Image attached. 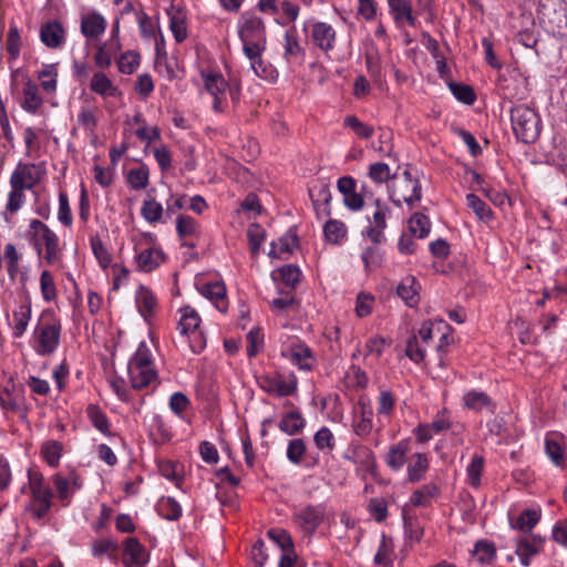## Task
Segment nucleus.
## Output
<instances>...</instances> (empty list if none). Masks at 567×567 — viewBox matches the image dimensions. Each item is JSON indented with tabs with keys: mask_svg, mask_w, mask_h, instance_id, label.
Listing matches in <instances>:
<instances>
[{
	"mask_svg": "<svg viewBox=\"0 0 567 567\" xmlns=\"http://www.w3.org/2000/svg\"><path fill=\"white\" fill-rule=\"evenodd\" d=\"M141 64V54L135 50L122 52L116 59V65L120 73L133 74Z\"/></svg>",
	"mask_w": 567,
	"mask_h": 567,
	"instance_id": "49",
	"label": "nucleus"
},
{
	"mask_svg": "<svg viewBox=\"0 0 567 567\" xmlns=\"http://www.w3.org/2000/svg\"><path fill=\"white\" fill-rule=\"evenodd\" d=\"M158 472L166 480L173 482L177 487L183 483L181 466L169 460L158 462Z\"/></svg>",
	"mask_w": 567,
	"mask_h": 567,
	"instance_id": "60",
	"label": "nucleus"
},
{
	"mask_svg": "<svg viewBox=\"0 0 567 567\" xmlns=\"http://www.w3.org/2000/svg\"><path fill=\"white\" fill-rule=\"evenodd\" d=\"M389 13L396 28L402 29L405 25L415 27L417 17L413 11L410 0H386Z\"/></svg>",
	"mask_w": 567,
	"mask_h": 567,
	"instance_id": "24",
	"label": "nucleus"
},
{
	"mask_svg": "<svg viewBox=\"0 0 567 567\" xmlns=\"http://www.w3.org/2000/svg\"><path fill=\"white\" fill-rule=\"evenodd\" d=\"M306 426V420L299 409L281 411L279 429L287 435L298 434Z\"/></svg>",
	"mask_w": 567,
	"mask_h": 567,
	"instance_id": "38",
	"label": "nucleus"
},
{
	"mask_svg": "<svg viewBox=\"0 0 567 567\" xmlns=\"http://www.w3.org/2000/svg\"><path fill=\"white\" fill-rule=\"evenodd\" d=\"M24 188L17 185H10V192L8 193L6 210L11 215L17 214L25 204Z\"/></svg>",
	"mask_w": 567,
	"mask_h": 567,
	"instance_id": "58",
	"label": "nucleus"
},
{
	"mask_svg": "<svg viewBox=\"0 0 567 567\" xmlns=\"http://www.w3.org/2000/svg\"><path fill=\"white\" fill-rule=\"evenodd\" d=\"M135 303L140 315L145 321L155 315L157 308V299L150 288L140 286L135 292Z\"/></svg>",
	"mask_w": 567,
	"mask_h": 567,
	"instance_id": "35",
	"label": "nucleus"
},
{
	"mask_svg": "<svg viewBox=\"0 0 567 567\" xmlns=\"http://www.w3.org/2000/svg\"><path fill=\"white\" fill-rule=\"evenodd\" d=\"M430 466L429 456L425 453H414L410 456L406 466V477L415 483L423 480Z\"/></svg>",
	"mask_w": 567,
	"mask_h": 567,
	"instance_id": "42",
	"label": "nucleus"
},
{
	"mask_svg": "<svg viewBox=\"0 0 567 567\" xmlns=\"http://www.w3.org/2000/svg\"><path fill=\"white\" fill-rule=\"evenodd\" d=\"M545 453L557 467L566 465L567 437L559 432H548L544 437Z\"/></svg>",
	"mask_w": 567,
	"mask_h": 567,
	"instance_id": "22",
	"label": "nucleus"
},
{
	"mask_svg": "<svg viewBox=\"0 0 567 567\" xmlns=\"http://www.w3.org/2000/svg\"><path fill=\"white\" fill-rule=\"evenodd\" d=\"M124 567H143L148 564L151 555L136 537H127L122 543Z\"/></svg>",
	"mask_w": 567,
	"mask_h": 567,
	"instance_id": "19",
	"label": "nucleus"
},
{
	"mask_svg": "<svg viewBox=\"0 0 567 567\" xmlns=\"http://www.w3.org/2000/svg\"><path fill=\"white\" fill-rule=\"evenodd\" d=\"M176 233L182 240V246L195 248L196 243L189 239H198L200 236V225L189 215L179 214L176 217Z\"/></svg>",
	"mask_w": 567,
	"mask_h": 567,
	"instance_id": "28",
	"label": "nucleus"
},
{
	"mask_svg": "<svg viewBox=\"0 0 567 567\" xmlns=\"http://www.w3.org/2000/svg\"><path fill=\"white\" fill-rule=\"evenodd\" d=\"M452 413L446 408L439 410L431 422L420 423L413 433L419 443H426L435 435L446 432L453 427Z\"/></svg>",
	"mask_w": 567,
	"mask_h": 567,
	"instance_id": "13",
	"label": "nucleus"
},
{
	"mask_svg": "<svg viewBox=\"0 0 567 567\" xmlns=\"http://www.w3.org/2000/svg\"><path fill=\"white\" fill-rule=\"evenodd\" d=\"M43 104L37 83L28 81L23 89L21 107L29 114H37Z\"/></svg>",
	"mask_w": 567,
	"mask_h": 567,
	"instance_id": "44",
	"label": "nucleus"
},
{
	"mask_svg": "<svg viewBox=\"0 0 567 567\" xmlns=\"http://www.w3.org/2000/svg\"><path fill=\"white\" fill-rule=\"evenodd\" d=\"M511 123L516 138L523 143H534L539 137L542 121L534 109L524 104L512 106Z\"/></svg>",
	"mask_w": 567,
	"mask_h": 567,
	"instance_id": "7",
	"label": "nucleus"
},
{
	"mask_svg": "<svg viewBox=\"0 0 567 567\" xmlns=\"http://www.w3.org/2000/svg\"><path fill=\"white\" fill-rule=\"evenodd\" d=\"M485 466V458L480 454H474L466 466V483L478 488L482 484V474Z\"/></svg>",
	"mask_w": 567,
	"mask_h": 567,
	"instance_id": "47",
	"label": "nucleus"
},
{
	"mask_svg": "<svg viewBox=\"0 0 567 567\" xmlns=\"http://www.w3.org/2000/svg\"><path fill=\"white\" fill-rule=\"evenodd\" d=\"M122 49L121 42L105 40L96 45L94 52V62L101 70L109 69L113 61H116Z\"/></svg>",
	"mask_w": 567,
	"mask_h": 567,
	"instance_id": "33",
	"label": "nucleus"
},
{
	"mask_svg": "<svg viewBox=\"0 0 567 567\" xmlns=\"http://www.w3.org/2000/svg\"><path fill=\"white\" fill-rule=\"evenodd\" d=\"M197 291L212 301L220 312L227 310L226 287L219 281H199L196 284Z\"/></svg>",
	"mask_w": 567,
	"mask_h": 567,
	"instance_id": "29",
	"label": "nucleus"
},
{
	"mask_svg": "<svg viewBox=\"0 0 567 567\" xmlns=\"http://www.w3.org/2000/svg\"><path fill=\"white\" fill-rule=\"evenodd\" d=\"M390 215V208L381 200L375 199L374 212L372 216H368V226L362 230V236L368 238L373 244H381L384 241V230L386 229V218Z\"/></svg>",
	"mask_w": 567,
	"mask_h": 567,
	"instance_id": "15",
	"label": "nucleus"
},
{
	"mask_svg": "<svg viewBox=\"0 0 567 567\" xmlns=\"http://www.w3.org/2000/svg\"><path fill=\"white\" fill-rule=\"evenodd\" d=\"M343 457L357 465L358 471L372 473L377 461L372 450L360 443L351 442L343 454Z\"/></svg>",
	"mask_w": 567,
	"mask_h": 567,
	"instance_id": "20",
	"label": "nucleus"
},
{
	"mask_svg": "<svg viewBox=\"0 0 567 567\" xmlns=\"http://www.w3.org/2000/svg\"><path fill=\"white\" fill-rule=\"evenodd\" d=\"M302 30L309 35L313 45L321 51L330 52L334 49L337 33L331 24L309 19L303 22Z\"/></svg>",
	"mask_w": 567,
	"mask_h": 567,
	"instance_id": "14",
	"label": "nucleus"
},
{
	"mask_svg": "<svg viewBox=\"0 0 567 567\" xmlns=\"http://www.w3.org/2000/svg\"><path fill=\"white\" fill-rule=\"evenodd\" d=\"M250 250L256 251L266 238V227L270 224V218L262 207L260 199L250 194Z\"/></svg>",
	"mask_w": 567,
	"mask_h": 567,
	"instance_id": "12",
	"label": "nucleus"
},
{
	"mask_svg": "<svg viewBox=\"0 0 567 567\" xmlns=\"http://www.w3.org/2000/svg\"><path fill=\"white\" fill-rule=\"evenodd\" d=\"M32 317V305L30 297H25L13 310L12 321L9 323L13 339H20L28 330Z\"/></svg>",
	"mask_w": 567,
	"mask_h": 567,
	"instance_id": "25",
	"label": "nucleus"
},
{
	"mask_svg": "<svg viewBox=\"0 0 567 567\" xmlns=\"http://www.w3.org/2000/svg\"><path fill=\"white\" fill-rule=\"evenodd\" d=\"M411 441L404 439L392 445L386 454L385 463L393 471H400L408 462Z\"/></svg>",
	"mask_w": 567,
	"mask_h": 567,
	"instance_id": "39",
	"label": "nucleus"
},
{
	"mask_svg": "<svg viewBox=\"0 0 567 567\" xmlns=\"http://www.w3.org/2000/svg\"><path fill=\"white\" fill-rule=\"evenodd\" d=\"M408 224L409 230L417 238L422 239L429 236L431 230V223L426 215L422 213H415L410 217Z\"/></svg>",
	"mask_w": 567,
	"mask_h": 567,
	"instance_id": "55",
	"label": "nucleus"
},
{
	"mask_svg": "<svg viewBox=\"0 0 567 567\" xmlns=\"http://www.w3.org/2000/svg\"><path fill=\"white\" fill-rule=\"evenodd\" d=\"M90 245L94 257L96 258L101 268L106 269L112 262V256L104 246L100 237L94 236L90 239Z\"/></svg>",
	"mask_w": 567,
	"mask_h": 567,
	"instance_id": "62",
	"label": "nucleus"
},
{
	"mask_svg": "<svg viewBox=\"0 0 567 567\" xmlns=\"http://www.w3.org/2000/svg\"><path fill=\"white\" fill-rule=\"evenodd\" d=\"M86 414L92 425L105 436H111V424L106 414L95 404H89Z\"/></svg>",
	"mask_w": 567,
	"mask_h": 567,
	"instance_id": "50",
	"label": "nucleus"
},
{
	"mask_svg": "<svg viewBox=\"0 0 567 567\" xmlns=\"http://www.w3.org/2000/svg\"><path fill=\"white\" fill-rule=\"evenodd\" d=\"M466 205L482 223H488L493 218V212L488 205L473 193L466 195Z\"/></svg>",
	"mask_w": 567,
	"mask_h": 567,
	"instance_id": "53",
	"label": "nucleus"
},
{
	"mask_svg": "<svg viewBox=\"0 0 567 567\" xmlns=\"http://www.w3.org/2000/svg\"><path fill=\"white\" fill-rule=\"evenodd\" d=\"M542 516L539 508H526L516 518L509 517L512 528L530 534L529 532L538 524Z\"/></svg>",
	"mask_w": 567,
	"mask_h": 567,
	"instance_id": "40",
	"label": "nucleus"
},
{
	"mask_svg": "<svg viewBox=\"0 0 567 567\" xmlns=\"http://www.w3.org/2000/svg\"><path fill=\"white\" fill-rule=\"evenodd\" d=\"M389 197L396 207H401L403 203L410 208L414 207L422 198L417 171L406 168L401 175H393V181L389 187Z\"/></svg>",
	"mask_w": 567,
	"mask_h": 567,
	"instance_id": "6",
	"label": "nucleus"
},
{
	"mask_svg": "<svg viewBox=\"0 0 567 567\" xmlns=\"http://www.w3.org/2000/svg\"><path fill=\"white\" fill-rule=\"evenodd\" d=\"M439 495V487L435 484H425L415 489L410 496V504L415 507H427L432 498Z\"/></svg>",
	"mask_w": 567,
	"mask_h": 567,
	"instance_id": "48",
	"label": "nucleus"
},
{
	"mask_svg": "<svg viewBox=\"0 0 567 567\" xmlns=\"http://www.w3.org/2000/svg\"><path fill=\"white\" fill-rule=\"evenodd\" d=\"M107 28V20L96 10H92L81 17L80 30L87 40H99Z\"/></svg>",
	"mask_w": 567,
	"mask_h": 567,
	"instance_id": "26",
	"label": "nucleus"
},
{
	"mask_svg": "<svg viewBox=\"0 0 567 567\" xmlns=\"http://www.w3.org/2000/svg\"><path fill=\"white\" fill-rule=\"evenodd\" d=\"M299 247V238L295 229H289L284 234L278 243H271L268 255L271 258L288 259L289 256Z\"/></svg>",
	"mask_w": 567,
	"mask_h": 567,
	"instance_id": "32",
	"label": "nucleus"
},
{
	"mask_svg": "<svg viewBox=\"0 0 567 567\" xmlns=\"http://www.w3.org/2000/svg\"><path fill=\"white\" fill-rule=\"evenodd\" d=\"M64 453V444L58 440L48 439L40 444V456L51 468L60 466V462Z\"/></svg>",
	"mask_w": 567,
	"mask_h": 567,
	"instance_id": "34",
	"label": "nucleus"
},
{
	"mask_svg": "<svg viewBox=\"0 0 567 567\" xmlns=\"http://www.w3.org/2000/svg\"><path fill=\"white\" fill-rule=\"evenodd\" d=\"M62 324L54 316H42L33 328L30 347L39 357H50L61 343Z\"/></svg>",
	"mask_w": 567,
	"mask_h": 567,
	"instance_id": "4",
	"label": "nucleus"
},
{
	"mask_svg": "<svg viewBox=\"0 0 567 567\" xmlns=\"http://www.w3.org/2000/svg\"><path fill=\"white\" fill-rule=\"evenodd\" d=\"M284 56L287 61H302L305 49L299 42L297 29L291 25L284 34Z\"/></svg>",
	"mask_w": 567,
	"mask_h": 567,
	"instance_id": "37",
	"label": "nucleus"
},
{
	"mask_svg": "<svg viewBox=\"0 0 567 567\" xmlns=\"http://www.w3.org/2000/svg\"><path fill=\"white\" fill-rule=\"evenodd\" d=\"M323 235L328 243L332 245H342L348 238V228L339 219H328L323 225Z\"/></svg>",
	"mask_w": 567,
	"mask_h": 567,
	"instance_id": "45",
	"label": "nucleus"
},
{
	"mask_svg": "<svg viewBox=\"0 0 567 567\" xmlns=\"http://www.w3.org/2000/svg\"><path fill=\"white\" fill-rule=\"evenodd\" d=\"M164 214L163 205L154 198L145 199L141 207L142 217L150 224L162 220Z\"/></svg>",
	"mask_w": 567,
	"mask_h": 567,
	"instance_id": "56",
	"label": "nucleus"
},
{
	"mask_svg": "<svg viewBox=\"0 0 567 567\" xmlns=\"http://www.w3.org/2000/svg\"><path fill=\"white\" fill-rule=\"evenodd\" d=\"M353 433L359 437H367L373 430V411L365 404L360 405L355 411L352 421Z\"/></svg>",
	"mask_w": 567,
	"mask_h": 567,
	"instance_id": "36",
	"label": "nucleus"
},
{
	"mask_svg": "<svg viewBox=\"0 0 567 567\" xmlns=\"http://www.w3.org/2000/svg\"><path fill=\"white\" fill-rule=\"evenodd\" d=\"M27 478V484L21 488L22 493L29 495L24 509L34 520H41L52 509L54 491L47 482L43 473L35 467L28 468Z\"/></svg>",
	"mask_w": 567,
	"mask_h": 567,
	"instance_id": "1",
	"label": "nucleus"
},
{
	"mask_svg": "<svg viewBox=\"0 0 567 567\" xmlns=\"http://www.w3.org/2000/svg\"><path fill=\"white\" fill-rule=\"evenodd\" d=\"M256 382L261 390L278 398L295 396L298 391V379L292 372L256 375Z\"/></svg>",
	"mask_w": 567,
	"mask_h": 567,
	"instance_id": "11",
	"label": "nucleus"
},
{
	"mask_svg": "<svg viewBox=\"0 0 567 567\" xmlns=\"http://www.w3.org/2000/svg\"><path fill=\"white\" fill-rule=\"evenodd\" d=\"M90 90L102 97H114L118 94V87L103 71L92 75Z\"/></svg>",
	"mask_w": 567,
	"mask_h": 567,
	"instance_id": "43",
	"label": "nucleus"
},
{
	"mask_svg": "<svg viewBox=\"0 0 567 567\" xmlns=\"http://www.w3.org/2000/svg\"><path fill=\"white\" fill-rule=\"evenodd\" d=\"M266 49V31L264 23L258 18L250 17V69L255 74L269 83L277 80V70L261 59Z\"/></svg>",
	"mask_w": 567,
	"mask_h": 567,
	"instance_id": "5",
	"label": "nucleus"
},
{
	"mask_svg": "<svg viewBox=\"0 0 567 567\" xmlns=\"http://www.w3.org/2000/svg\"><path fill=\"white\" fill-rule=\"evenodd\" d=\"M514 542L515 555L524 567L532 564V558L538 555L544 546V538L536 534L518 535Z\"/></svg>",
	"mask_w": 567,
	"mask_h": 567,
	"instance_id": "18",
	"label": "nucleus"
},
{
	"mask_svg": "<svg viewBox=\"0 0 567 567\" xmlns=\"http://www.w3.org/2000/svg\"><path fill=\"white\" fill-rule=\"evenodd\" d=\"M127 378L134 390H143L154 383L158 372L145 341H141L127 362Z\"/></svg>",
	"mask_w": 567,
	"mask_h": 567,
	"instance_id": "3",
	"label": "nucleus"
},
{
	"mask_svg": "<svg viewBox=\"0 0 567 567\" xmlns=\"http://www.w3.org/2000/svg\"><path fill=\"white\" fill-rule=\"evenodd\" d=\"M127 184L132 189L140 190L147 187L150 183V171L146 165H140L128 171Z\"/></svg>",
	"mask_w": 567,
	"mask_h": 567,
	"instance_id": "54",
	"label": "nucleus"
},
{
	"mask_svg": "<svg viewBox=\"0 0 567 567\" xmlns=\"http://www.w3.org/2000/svg\"><path fill=\"white\" fill-rule=\"evenodd\" d=\"M393 549V540L385 535H382L379 548L374 555V563L377 565L389 566L391 564Z\"/></svg>",
	"mask_w": 567,
	"mask_h": 567,
	"instance_id": "64",
	"label": "nucleus"
},
{
	"mask_svg": "<svg viewBox=\"0 0 567 567\" xmlns=\"http://www.w3.org/2000/svg\"><path fill=\"white\" fill-rule=\"evenodd\" d=\"M206 91L213 96V109L223 112L226 102L227 82L218 73H203Z\"/></svg>",
	"mask_w": 567,
	"mask_h": 567,
	"instance_id": "23",
	"label": "nucleus"
},
{
	"mask_svg": "<svg viewBox=\"0 0 567 567\" xmlns=\"http://www.w3.org/2000/svg\"><path fill=\"white\" fill-rule=\"evenodd\" d=\"M420 284L413 276H406L396 287L398 296L409 307H415L420 301Z\"/></svg>",
	"mask_w": 567,
	"mask_h": 567,
	"instance_id": "41",
	"label": "nucleus"
},
{
	"mask_svg": "<svg viewBox=\"0 0 567 567\" xmlns=\"http://www.w3.org/2000/svg\"><path fill=\"white\" fill-rule=\"evenodd\" d=\"M313 442L317 449L323 453H330L336 446V439L331 430L327 426H321L313 436Z\"/></svg>",
	"mask_w": 567,
	"mask_h": 567,
	"instance_id": "59",
	"label": "nucleus"
},
{
	"mask_svg": "<svg viewBox=\"0 0 567 567\" xmlns=\"http://www.w3.org/2000/svg\"><path fill=\"white\" fill-rule=\"evenodd\" d=\"M7 262V271L11 280H14L20 271L21 255L18 252L12 243H8L4 247V256L2 260Z\"/></svg>",
	"mask_w": 567,
	"mask_h": 567,
	"instance_id": "57",
	"label": "nucleus"
},
{
	"mask_svg": "<svg viewBox=\"0 0 567 567\" xmlns=\"http://www.w3.org/2000/svg\"><path fill=\"white\" fill-rule=\"evenodd\" d=\"M156 508L158 515L167 520H177L182 516V506L171 496L162 497Z\"/></svg>",
	"mask_w": 567,
	"mask_h": 567,
	"instance_id": "51",
	"label": "nucleus"
},
{
	"mask_svg": "<svg viewBox=\"0 0 567 567\" xmlns=\"http://www.w3.org/2000/svg\"><path fill=\"white\" fill-rule=\"evenodd\" d=\"M338 190L343 196L344 206L352 210L359 212L364 206L362 195L357 190V182L351 176H342L337 182Z\"/></svg>",
	"mask_w": 567,
	"mask_h": 567,
	"instance_id": "27",
	"label": "nucleus"
},
{
	"mask_svg": "<svg viewBox=\"0 0 567 567\" xmlns=\"http://www.w3.org/2000/svg\"><path fill=\"white\" fill-rule=\"evenodd\" d=\"M134 260L140 271L151 272L165 262L166 255L159 247H150L137 251Z\"/></svg>",
	"mask_w": 567,
	"mask_h": 567,
	"instance_id": "30",
	"label": "nucleus"
},
{
	"mask_svg": "<svg viewBox=\"0 0 567 567\" xmlns=\"http://www.w3.org/2000/svg\"><path fill=\"white\" fill-rule=\"evenodd\" d=\"M40 290L43 300L47 302L55 300L58 296L54 278L49 270H43L40 275Z\"/></svg>",
	"mask_w": 567,
	"mask_h": 567,
	"instance_id": "63",
	"label": "nucleus"
},
{
	"mask_svg": "<svg viewBox=\"0 0 567 567\" xmlns=\"http://www.w3.org/2000/svg\"><path fill=\"white\" fill-rule=\"evenodd\" d=\"M297 522L307 534H312L326 518V511L322 505L308 506L298 512Z\"/></svg>",
	"mask_w": 567,
	"mask_h": 567,
	"instance_id": "31",
	"label": "nucleus"
},
{
	"mask_svg": "<svg viewBox=\"0 0 567 567\" xmlns=\"http://www.w3.org/2000/svg\"><path fill=\"white\" fill-rule=\"evenodd\" d=\"M463 404L465 408L474 411H483L484 409L493 410L492 399L483 391L471 390L463 395Z\"/></svg>",
	"mask_w": 567,
	"mask_h": 567,
	"instance_id": "46",
	"label": "nucleus"
},
{
	"mask_svg": "<svg viewBox=\"0 0 567 567\" xmlns=\"http://www.w3.org/2000/svg\"><path fill=\"white\" fill-rule=\"evenodd\" d=\"M473 554L480 564L486 565L495 558L496 548L492 542L483 539L475 544Z\"/></svg>",
	"mask_w": 567,
	"mask_h": 567,
	"instance_id": "61",
	"label": "nucleus"
},
{
	"mask_svg": "<svg viewBox=\"0 0 567 567\" xmlns=\"http://www.w3.org/2000/svg\"><path fill=\"white\" fill-rule=\"evenodd\" d=\"M51 482L54 485L58 499L64 507L72 503L74 494L82 489L84 484L81 475L75 471H71L66 475L55 473L52 475Z\"/></svg>",
	"mask_w": 567,
	"mask_h": 567,
	"instance_id": "16",
	"label": "nucleus"
},
{
	"mask_svg": "<svg viewBox=\"0 0 567 567\" xmlns=\"http://www.w3.org/2000/svg\"><path fill=\"white\" fill-rule=\"evenodd\" d=\"M0 410L4 416L10 413L18 414L22 420H27L29 406L25 399V390L22 384H17L10 380L6 385L0 384Z\"/></svg>",
	"mask_w": 567,
	"mask_h": 567,
	"instance_id": "9",
	"label": "nucleus"
},
{
	"mask_svg": "<svg viewBox=\"0 0 567 567\" xmlns=\"http://www.w3.org/2000/svg\"><path fill=\"white\" fill-rule=\"evenodd\" d=\"M280 353L301 371H310L317 361L310 347L298 337L288 336L281 343Z\"/></svg>",
	"mask_w": 567,
	"mask_h": 567,
	"instance_id": "10",
	"label": "nucleus"
},
{
	"mask_svg": "<svg viewBox=\"0 0 567 567\" xmlns=\"http://www.w3.org/2000/svg\"><path fill=\"white\" fill-rule=\"evenodd\" d=\"M24 239L33 248L39 258L48 265H54L62 258V249L58 234L40 219H31L24 231Z\"/></svg>",
	"mask_w": 567,
	"mask_h": 567,
	"instance_id": "2",
	"label": "nucleus"
},
{
	"mask_svg": "<svg viewBox=\"0 0 567 567\" xmlns=\"http://www.w3.org/2000/svg\"><path fill=\"white\" fill-rule=\"evenodd\" d=\"M43 174L41 164L19 162L11 173L9 184L30 190L39 184Z\"/></svg>",
	"mask_w": 567,
	"mask_h": 567,
	"instance_id": "17",
	"label": "nucleus"
},
{
	"mask_svg": "<svg viewBox=\"0 0 567 567\" xmlns=\"http://www.w3.org/2000/svg\"><path fill=\"white\" fill-rule=\"evenodd\" d=\"M40 41L51 50H60L66 43V29L58 20H50L40 27Z\"/></svg>",
	"mask_w": 567,
	"mask_h": 567,
	"instance_id": "21",
	"label": "nucleus"
},
{
	"mask_svg": "<svg viewBox=\"0 0 567 567\" xmlns=\"http://www.w3.org/2000/svg\"><path fill=\"white\" fill-rule=\"evenodd\" d=\"M272 276L274 279L279 278L287 288L293 289L299 284L302 274L298 266L286 265L279 268L277 272H272Z\"/></svg>",
	"mask_w": 567,
	"mask_h": 567,
	"instance_id": "52",
	"label": "nucleus"
},
{
	"mask_svg": "<svg viewBox=\"0 0 567 567\" xmlns=\"http://www.w3.org/2000/svg\"><path fill=\"white\" fill-rule=\"evenodd\" d=\"M181 318L177 330L181 336L187 339L193 353L198 354L206 348V337L200 329L202 319L198 312L190 306L179 309Z\"/></svg>",
	"mask_w": 567,
	"mask_h": 567,
	"instance_id": "8",
	"label": "nucleus"
}]
</instances>
